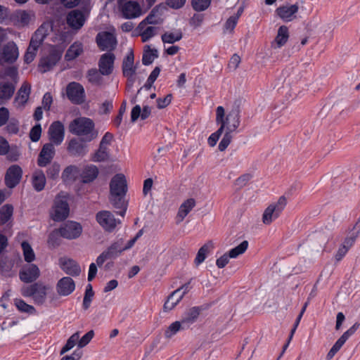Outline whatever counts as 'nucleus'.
I'll return each instance as SVG.
<instances>
[{
	"mask_svg": "<svg viewBox=\"0 0 360 360\" xmlns=\"http://www.w3.org/2000/svg\"><path fill=\"white\" fill-rule=\"evenodd\" d=\"M49 139L56 146L60 145L64 139V127L60 122H53L49 129Z\"/></svg>",
	"mask_w": 360,
	"mask_h": 360,
	"instance_id": "obj_22",
	"label": "nucleus"
},
{
	"mask_svg": "<svg viewBox=\"0 0 360 360\" xmlns=\"http://www.w3.org/2000/svg\"><path fill=\"white\" fill-rule=\"evenodd\" d=\"M357 236L352 235L345 238L342 243L339 247L336 254L335 255V259L336 262H340L346 255L349 250L353 246Z\"/></svg>",
	"mask_w": 360,
	"mask_h": 360,
	"instance_id": "obj_28",
	"label": "nucleus"
},
{
	"mask_svg": "<svg viewBox=\"0 0 360 360\" xmlns=\"http://www.w3.org/2000/svg\"><path fill=\"white\" fill-rule=\"evenodd\" d=\"M240 122V114L238 110H232L225 116L224 107L218 106L216 109V123L219 125V127L209 136L207 142L210 146H215L221 134L224 133L218 146L220 151H224L231 142L233 138L231 134L237 129Z\"/></svg>",
	"mask_w": 360,
	"mask_h": 360,
	"instance_id": "obj_1",
	"label": "nucleus"
},
{
	"mask_svg": "<svg viewBox=\"0 0 360 360\" xmlns=\"http://www.w3.org/2000/svg\"><path fill=\"white\" fill-rule=\"evenodd\" d=\"M83 53V44L79 41L74 42L67 50L65 55L66 60H72Z\"/></svg>",
	"mask_w": 360,
	"mask_h": 360,
	"instance_id": "obj_38",
	"label": "nucleus"
},
{
	"mask_svg": "<svg viewBox=\"0 0 360 360\" xmlns=\"http://www.w3.org/2000/svg\"><path fill=\"white\" fill-rule=\"evenodd\" d=\"M68 98L74 103L80 104L84 101L85 94L83 86L77 82H70L66 89Z\"/></svg>",
	"mask_w": 360,
	"mask_h": 360,
	"instance_id": "obj_12",
	"label": "nucleus"
},
{
	"mask_svg": "<svg viewBox=\"0 0 360 360\" xmlns=\"http://www.w3.org/2000/svg\"><path fill=\"white\" fill-rule=\"evenodd\" d=\"M13 207L10 205H5L0 209V225L6 224L13 215Z\"/></svg>",
	"mask_w": 360,
	"mask_h": 360,
	"instance_id": "obj_46",
	"label": "nucleus"
},
{
	"mask_svg": "<svg viewBox=\"0 0 360 360\" xmlns=\"http://www.w3.org/2000/svg\"><path fill=\"white\" fill-rule=\"evenodd\" d=\"M96 221L105 231L112 232L120 224L121 221L116 219L114 214L108 210H101L96 214Z\"/></svg>",
	"mask_w": 360,
	"mask_h": 360,
	"instance_id": "obj_7",
	"label": "nucleus"
},
{
	"mask_svg": "<svg viewBox=\"0 0 360 360\" xmlns=\"http://www.w3.org/2000/svg\"><path fill=\"white\" fill-rule=\"evenodd\" d=\"M60 265L61 269L69 275L72 276H79L81 272V269L78 264L70 259H60Z\"/></svg>",
	"mask_w": 360,
	"mask_h": 360,
	"instance_id": "obj_29",
	"label": "nucleus"
},
{
	"mask_svg": "<svg viewBox=\"0 0 360 360\" xmlns=\"http://www.w3.org/2000/svg\"><path fill=\"white\" fill-rule=\"evenodd\" d=\"M153 84V83H150L149 79H148L144 86L138 91L137 95L131 98V103H135L136 102H141L143 97H147L148 91L151 88Z\"/></svg>",
	"mask_w": 360,
	"mask_h": 360,
	"instance_id": "obj_45",
	"label": "nucleus"
},
{
	"mask_svg": "<svg viewBox=\"0 0 360 360\" xmlns=\"http://www.w3.org/2000/svg\"><path fill=\"white\" fill-rule=\"evenodd\" d=\"M21 246L23 250L25 260L27 262H32L34 261L35 259V254L30 245L27 242L23 241Z\"/></svg>",
	"mask_w": 360,
	"mask_h": 360,
	"instance_id": "obj_51",
	"label": "nucleus"
},
{
	"mask_svg": "<svg viewBox=\"0 0 360 360\" xmlns=\"http://www.w3.org/2000/svg\"><path fill=\"white\" fill-rule=\"evenodd\" d=\"M183 35L180 30L174 32H165L162 35V40L164 43L173 44L181 39Z\"/></svg>",
	"mask_w": 360,
	"mask_h": 360,
	"instance_id": "obj_47",
	"label": "nucleus"
},
{
	"mask_svg": "<svg viewBox=\"0 0 360 360\" xmlns=\"http://www.w3.org/2000/svg\"><path fill=\"white\" fill-rule=\"evenodd\" d=\"M248 248V242L247 240H243L238 246L229 251V256L230 258H236L239 255L243 254L247 250Z\"/></svg>",
	"mask_w": 360,
	"mask_h": 360,
	"instance_id": "obj_50",
	"label": "nucleus"
},
{
	"mask_svg": "<svg viewBox=\"0 0 360 360\" xmlns=\"http://www.w3.org/2000/svg\"><path fill=\"white\" fill-rule=\"evenodd\" d=\"M158 28L145 22H140L136 28L143 42L148 41L157 34Z\"/></svg>",
	"mask_w": 360,
	"mask_h": 360,
	"instance_id": "obj_31",
	"label": "nucleus"
},
{
	"mask_svg": "<svg viewBox=\"0 0 360 360\" xmlns=\"http://www.w3.org/2000/svg\"><path fill=\"white\" fill-rule=\"evenodd\" d=\"M31 93V84L27 82L22 84L18 91L14 103L17 108H22L27 102Z\"/></svg>",
	"mask_w": 360,
	"mask_h": 360,
	"instance_id": "obj_27",
	"label": "nucleus"
},
{
	"mask_svg": "<svg viewBox=\"0 0 360 360\" xmlns=\"http://www.w3.org/2000/svg\"><path fill=\"white\" fill-rule=\"evenodd\" d=\"M75 289V283L70 277H63L56 285V290L60 296H68Z\"/></svg>",
	"mask_w": 360,
	"mask_h": 360,
	"instance_id": "obj_24",
	"label": "nucleus"
},
{
	"mask_svg": "<svg viewBox=\"0 0 360 360\" xmlns=\"http://www.w3.org/2000/svg\"><path fill=\"white\" fill-rule=\"evenodd\" d=\"M17 18L19 23H20L21 25L25 26L27 25L34 20V14L31 12L22 11L18 13Z\"/></svg>",
	"mask_w": 360,
	"mask_h": 360,
	"instance_id": "obj_48",
	"label": "nucleus"
},
{
	"mask_svg": "<svg viewBox=\"0 0 360 360\" xmlns=\"http://www.w3.org/2000/svg\"><path fill=\"white\" fill-rule=\"evenodd\" d=\"M289 37L288 29L286 26L282 25L278 28L277 36L274 41L272 43V46L275 49L280 48L283 46L288 41Z\"/></svg>",
	"mask_w": 360,
	"mask_h": 360,
	"instance_id": "obj_36",
	"label": "nucleus"
},
{
	"mask_svg": "<svg viewBox=\"0 0 360 360\" xmlns=\"http://www.w3.org/2000/svg\"><path fill=\"white\" fill-rule=\"evenodd\" d=\"M40 275V271L35 264H27L20 271V279L25 283H29L36 281Z\"/></svg>",
	"mask_w": 360,
	"mask_h": 360,
	"instance_id": "obj_21",
	"label": "nucleus"
},
{
	"mask_svg": "<svg viewBox=\"0 0 360 360\" xmlns=\"http://www.w3.org/2000/svg\"><path fill=\"white\" fill-rule=\"evenodd\" d=\"M55 152V148L52 143L44 144L37 158L38 166L43 167L51 163L54 158Z\"/></svg>",
	"mask_w": 360,
	"mask_h": 360,
	"instance_id": "obj_20",
	"label": "nucleus"
},
{
	"mask_svg": "<svg viewBox=\"0 0 360 360\" xmlns=\"http://www.w3.org/2000/svg\"><path fill=\"white\" fill-rule=\"evenodd\" d=\"M299 10L297 4H285L278 7L276 15L284 22H288L296 18V14Z\"/></svg>",
	"mask_w": 360,
	"mask_h": 360,
	"instance_id": "obj_13",
	"label": "nucleus"
},
{
	"mask_svg": "<svg viewBox=\"0 0 360 360\" xmlns=\"http://www.w3.org/2000/svg\"><path fill=\"white\" fill-rule=\"evenodd\" d=\"M195 206V200L193 198L185 200L179 208L176 217V224L181 223Z\"/></svg>",
	"mask_w": 360,
	"mask_h": 360,
	"instance_id": "obj_30",
	"label": "nucleus"
},
{
	"mask_svg": "<svg viewBox=\"0 0 360 360\" xmlns=\"http://www.w3.org/2000/svg\"><path fill=\"white\" fill-rule=\"evenodd\" d=\"M70 207L68 202L67 195L64 193H60L56 195L50 215L55 221L65 220L69 216Z\"/></svg>",
	"mask_w": 360,
	"mask_h": 360,
	"instance_id": "obj_5",
	"label": "nucleus"
},
{
	"mask_svg": "<svg viewBox=\"0 0 360 360\" xmlns=\"http://www.w3.org/2000/svg\"><path fill=\"white\" fill-rule=\"evenodd\" d=\"M157 12L156 8H153L150 14L141 22H145L146 24L153 26L158 24L160 22V18L156 15Z\"/></svg>",
	"mask_w": 360,
	"mask_h": 360,
	"instance_id": "obj_59",
	"label": "nucleus"
},
{
	"mask_svg": "<svg viewBox=\"0 0 360 360\" xmlns=\"http://www.w3.org/2000/svg\"><path fill=\"white\" fill-rule=\"evenodd\" d=\"M150 113L151 108L148 105H143L142 110L140 105H136L131 112V120L134 122L139 117L141 120H146L150 115Z\"/></svg>",
	"mask_w": 360,
	"mask_h": 360,
	"instance_id": "obj_32",
	"label": "nucleus"
},
{
	"mask_svg": "<svg viewBox=\"0 0 360 360\" xmlns=\"http://www.w3.org/2000/svg\"><path fill=\"white\" fill-rule=\"evenodd\" d=\"M287 204L285 197L281 196L276 202H272L264 210L262 214L264 224L269 225L279 217Z\"/></svg>",
	"mask_w": 360,
	"mask_h": 360,
	"instance_id": "obj_6",
	"label": "nucleus"
},
{
	"mask_svg": "<svg viewBox=\"0 0 360 360\" xmlns=\"http://www.w3.org/2000/svg\"><path fill=\"white\" fill-rule=\"evenodd\" d=\"M122 13L125 18H135L141 13V8L139 4L135 1H126L121 6Z\"/></svg>",
	"mask_w": 360,
	"mask_h": 360,
	"instance_id": "obj_25",
	"label": "nucleus"
},
{
	"mask_svg": "<svg viewBox=\"0 0 360 360\" xmlns=\"http://www.w3.org/2000/svg\"><path fill=\"white\" fill-rule=\"evenodd\" d=\"M214 248V243L212 241H208L205 243L198 251L196 257L194 259V264L196 266L201 264L206 259L207 255Z\"/></svg>",
	"mask_w": 360,
	"mask_h": 360,
	"instance_id": "obj_34",
	"label": "nucleus"
},
{
	"mask_svg": "<svg viewBox=\"0 0 360 360\" xmlns=\"http://www.w3.org/2000/svg\"><path fill=\"white\" fill-rule=\"evenodd\" d=\"M60 170V165L56 162L53 163L46 171L48 177L52 179H56L59 175Z\"/></svg>",
	"mask_w": 360,
	"mask_h": 360,
	"instance_id": "obj_61",
	"label": "nucleus"
},
{
	"mask_svg": "<svg viewBox=\"0 0 360 360\" xmlns=\"http://www.w3.org/2000/svg\"><path fill=\"white\" fill-rule=\"evenodd\" d=\"M158 57V52L157 49H151L149 45H146L144 46V51L142 57V63L143 65H150Z\"/></svg>",
	"mask_w": 360,
	"mask_h": 360,
	"instance_id": "obj_42",
	"label": "nucleus"
},
{
	"mask_svg": "<svg viewBox=\"0 0 360 360\" xmlns=\"http://www.w3.org/2000/svg\"><path fill=\"white\" fill-rule=\"evenodd\" d=\"M115 56L112 53L108 52L103 54L98 62L99 71L103 75L111 74Z\"/></svg>",
	"mask_w": 360,
	"mask_h": 360,
	"instance_id": "obj_23",
	"label": "nucleus"
},
{
	"mask_svg": "<svg viewBox=\"0 0 360 360\" xmlns=\"http://www.w3.org/2000/svg\"><path fill=\"white\" fill-rule=\"evenodd\" d=\"M14 304L18 309L22 312H25L30 314H33L36 312V309L33 306L27 304L24 300L21 299H15Z\"/></svg>",
	"mask_w": 360,
	"mask_h": 360,
	"instance_id": "obj_49",
	"label": "nucleus"
},
{
	"mask_svg": "<svg viewBox=\"0 0 360 360\" xmlns=\"http://www.w3.org/2000/svg\"><path fill=\"white\" fill-rule=\"evenodd\" d=\"M62 52L59 50L53 49L49 55L43 57L39 63V68L42 72L49 71L60 60Z\"/></svg>",
	"mask_w": 360,
	"mask_h": 360,
	"instance_id": "obj_18",
	"label": "nucleus"
},
{
	"mask_svg": "<svg viewBox=\"0 0 360 360\" xmlns=\"http://www.w3.org/2000/svg\"><path fill=\"white\" fill-rule=\"evenodd\" d=\"M359 323H355L351 328H349L347 331H345L341 337L335 342L333 346L331 347L330 351L327 354V359H331L335 354L341 349L342 345L346 342V341L355 333L357 329L359 327Z\"/></svg>",
	"mask_w": 360,
	"mask_h": 360,
	"instance_id": "obj_15",
	"label": "nucleus"
},
{
	"mask_svg": "<svg viewBox=\"0 0 360 360\" xmlns=\"http://www.w3.org/2000/svg\"><path fill=\"white\" fill-rule=\"evenodd\" d=\"M46 176L44 172L41 169L34 171L32 176V186L37 191H41L46 185Z\"/></svg>",
	"mask_w": 360,
	"mask_h": 360,
	"instance_id": "obj_33",
	"label": "nucleus"
},
{
	"mask_svg": "<svg viewBox=\"0 0 360 360\" xmlns=\"http://www.w3.org/2000/svg\"><path fill=\"white\" fill-rule=\"evenodd\" d=\"M79 174L78 168L74 165H70L63 170L61 178L65 183L74 181Z\"/></svg>",
	"mask_w": 360,
	"mask_h": 360,
	"instance_id": "obj_43",
	"label": "nucleus"
},
{
	"mask_svg": "<svg viewBox=\"0 0 360 360\" xmlns=\"http://www.w3.org/2000/svg\"><path fill=\"white\" fill-rule=\"evenodd\" d=\"M189 290V283L181 285L173 291L167 298L164 305L163 310L165 312L172 311L180 302L184 295Z\"/></svg>",
	"mask_w": 360,
	"mask_h": 360,
	"instance_id": "obj_8",
	"label": "nucleus"
},
{
	"mask_svg": "<svg viewBox=\"0 0 360 360\" xmlns=\"http://www.w3.org/2000/svg\"><path fill=\"white\" fill-rule=\"evenodd\" d=\"M96 41L102 51H112L117 45L116 37L109 32H99L96 37Z\"/></svg>",
	"mask_w": 360,
	"mask_h": 360,
	"instance_id": "obj_11",
	"label": "nucleus"
},
{
	"mask_svg": "<svg viewBox=\"0 0 360 360\" xmlns=\"http://www.w3.org/2000/svg\"><path fill=\"white\" fill-rule=\"evenodd\" d=\"M182 321H174L172 324L169 326L167 329L165 330V336L166 338H171L173 335H174L177 332H179L181 329H184Z\"/></svg>",
	"mask_w": 360,
	"mask_h": 360,
	"instance_id": "obj_52",
	"label": "nucleus"
},
{
	"mask_svg": "<svg viewBox=\"0 0 360 360\" xmlns=\"http://www.w3.org/2000/svg\"><path fill=\"white\" fill-rule=\"evenodd\" d=\"M108 157V148L99 146V148L94 153L93 160L95 162H102L106 160Z\"/></svg>",
	"mask_w": 360,
	"mask_h": 360,
	"instance_id": "obj_54",
	"label": "nucleus"
},
{
	"mask_svg": "<svg viewBox=\"0 0 360 360\" xmlns=\"http://www.w3.org/2000/svg\"><path fill=\"white\" fill-rule=\"evenodd\" d=\"M41 134V127L39 124H37L31 129V131L30 132V139L34 142H37L39 140Z\"/></svg>",
	"mask_w": 360,
	"mask_h": 360,
	"instance_id": "obj_62",
	"label": "nucleus"
},
{
	"mask_svg": "<svg viewBox=\"0 0 360 360\" xmlns=\"http://www.w3.org/2000/svg\"><path fill=\"white\" fill-rule=\"evenodd\" d=\"M60 235L67 239L72 240L79 238L82 233V225L74 221H68L58 229Z\"/></svg>",
	"mask_w": 360,
	"mask_h": 360,
	"instance_id": "obj_10",
	"label": "nucleus"
},
{
	"mask_svg": "<svg viewBox=\"0 0 360 360\" xmlns=\"http://www.w3.org/2000/svg\"><path fill=\"white\" fill-rule=\"evenodd\" d=\"M86 21V18L82 11L75 9L68 13L66 16V22L68 26L75 30H80Z\"/></svg>",
	"mask_w": 360,
	"mask_h": 360,
	"instance_id": "obj_19",
	"label": "nucleus"
},
{
	"mask_svg": "<svg viewBox=\"0 0 360 360\" xmlns=\"http://www.w3.org/2000/svg\"><path fill=\"white\" fill-rule=\"evenodd\" d=\"M172 98V95L170 94H167L164 98H159L158 99H157V106H158V108L159 109H162V108L167 107L171 103Z\"/></svg>",
	"mask_w": 360,
	"mask_h": 360,
	"instance_id": "obj_64",
	"label": "nucleus"
},
{
	"mask_svg": "<svg viewBox=\"0 0 360 360\" xmlns=\"http://www.w3.org/2000/svg\"><path fill=\"white\" fill-rule=\"evenodd\" d=\"M101 73L96 69H91L89 70L87 74V78L89 82L94 84H99L101 82Z\"/></svg>",
	"mask_w": 360,
	"mask_h": 360,
	"instance_id": "obj_56",
	"label": "nucleus"
},
{
	"mask_svg": "<svg viewBox=\"0 0 360 360\" xmlns=\"http://www.w3.org/2000/svg\"><path fill=\"white\" fill-rule=\"evenodd\" d=\"M122 239H119L113 242L105 251H103L96 259V264L101 266L108 259H112L117 257L123 252Z\"/></svg>",
	"mask_w": 360,
	"mask_h": 360,
	"instance_id": "obj_9",
	"label": "nucleus"
},
{
	"mask_svg": "<svg viewBox=\"0 0 360 360\" xmlns=\"http://www.w3.org/2000/svg\"><path fill=\"white\" fill-rule=\"evenodd\" d=\"M127 192V179L124 174H117L110 182L109 200L112 206L121 210L117 213L124 217L127 211V204L124 196Z\"/></svg>",
	"mask_w": 360,
	"mask_h": 360,
	"instance_id": "obj_2",
	"label": "nucleus"
},
{
	"mask_svg": "<svg viewBox=\"0 0 360 360\" xmlns=\"http://www.w3.org/2000/svg\"><path fill=\"white\" fill-rule=\"evenodd\" d=\"M98 174V169L95 165L86 167L81 174L84 183L93 181Z\"/></svg>",
	"mask_w": 360,
	"mask_h": 360,
	"instance_id": "obj_41",
	"label": "nucleus"
},
{
	"mask_svg": "<svg viewBox=\"0 0 360 360\" xmlns=\"http://www.w3.org/2000/svg\"><path fill=\"white\" fill-rule=\"evenodd\" d=\"M94 295V292L93 291L92 285L91 284H88L86 288L85 294L82 303V307L84 310H87L90 307L91 302Z\"/></svg>",
	"mask_w": 360,
	"mask_h": 360,
	"instance_id": "obj_53",
	"label": "nucleus"
},
{
	"mask_svg": "<svg viewBox=\"0 0 360 360\" xmlns=\"http://www.w3.org/2000/svg\"><path fill=\"white\" fill-rule=\"evenodd\" d=\"M79 332L77 331L73 333L67 340L65 345L61 348L60 351V354L63 355L68 351L71 350L75 346H77L79 348Z\"/></svg>",
	"mask_w": 360,
	"mask_h": 360,
	"instance_id": "obj_44",
	"label": "nucleus"
},
{
	"mask_svg": "<svg viewBox=\"0 0 360 360\" xmlns=\"http://www.w3.org/2000/svg\"><path fill=\"white\" fill-rule=\"evenodd\" d=\"M359 323H355L351 328H349L347 331H345L341 337L335 342L333 346L331 347L330 351L327 354V359H331L335 354L341 349L342 345L346 342V341L355 333L357 329L359 327Z\"/></svg>",
	"mask_w": 360,
	"mask_h": 360,
	"instance_id": "obj_14",
	"label": "nucleus"
},
{
	"mask_svg": "<svg viewBox=\"0 0 360 360\" xmlns=\"http://www.w3.org/2000/svg\"><path fill=\"white\" fill-rule=\"evenodd\" d=\"M71 133L83 136L86 141H91L98 136V131L94 129V122L87 117H78L72 120L69 125Z\"/></svg>",
	"mask_w": 360,
	"mask_h": 360,
	"instance_id": "obj_3",
	"label": "nucleus"
},
{
	"mask_svg": "<svg viewBox=\"0 0 360 360\" xmlns=\"http://www.w3.org/2000/svg\"><path fill=\"white\" fill-rule=\"evenodd\" d=\"M136 68L134 66V56L132 50H130L124 57L122 62V72L124 76L130 79L136 72Z\"/></svg>",
	"mask_w": 360,
	"mask_h": 360,
	"instance_id": "obj_26",
	"label": "nucleus"
},
{
	"mask_svg": "<svg viewBox=\"0 0 360 360\" xmlns=\"http://www.w3.org/2000/svg\"><path fill=\"white\" fill-rule=\"evenodd\" d=\"M94 336V331L93 330H89L82 338H79V348H83L86 347L93 339Z\"/></svg>",
	"mask_w": 360,
	"mask_h": 360,
	"instance_id": "obj_60",
	"label": "nucleus"
},
{
	"mask_svg": "<svg viewBox=\"0 0 360 360\" xmlns=\"http://www.w3.org/2000/svg\"><path fill=\"white\" fill-rule=\"evenodd\" d=\"M238 20L237 17H234L233 15L229 17L224 25V32L232 33L238 23Z\"/></svg>",
	"mask_w": 360,
	"mask_h": 360,
	"instance_id": "obj_58",
	"label": "nucleus"
},
{
	"mask_svg": "<svg viewBox=\"0 0 360 360\" xmlns=\"http://www.w3.org/2000/svg\"><path fill=\"white\" fill-rule=\"evenodd\" d=\"M211 0H192L193 8L196 11H205L210 5Z\"/></svg>",
	"mask_w": 360,
	"mask_h": 360,
	"instance_id": "obj_55",
	"label": "nucleus"
},
{
	"mask_svg": "<svg viewBox=\"0 0 360 360\" xmlns=\"http://www.w3.org/2000/svg\"><path fill=\"white\" fill-rule=\"evenodd\" d=\"M47 34L48 33L46 25H41L32 35L30 44L32 45V47L34 46L39 48Z\"/></svg>",
	"mask_w": 360,
	"mask_h": 360,
	"instance_id": "obj_35",
	"label": "nucleus"
},
{
	"mask_svg": "<svg viewBox=\"0 0 360 360\" xmlns=\"http://www.w3.org/2000/svg\"><path fill=\"white\" fill-rule=\"evenodd\" d=\"M38 49V47L34 46L32 47L31 44L29 45L27 51L24 56V60L27 64L32 63L34 60L37 56Z\"/></svg>",
	"mask_w": 360,
	"mask_h": 360,
	"instance_id": "obj_57",
	"label": "nucleus"
},
{
	"mask_svg": "<svg viewBox=\"0 0 360 360\" xmlns=\"http://www.w3.org/2000/svg\"><path fill=\"white\" fill-rule=\"evenodd\" d=\"M200 314L198 308L193 307L187 311L181 319L183 328H186L193 323L198 319Z\"/></svg>",
	"mask_w": 360,
	"mask_h": 360,
	"instance_id": "obj_39",
	"label": "nucleus"
},
{
	"mask_svg": "<svg viewBox=\"0 0 360 360\" xmlns=\"http://www.w3.org/2000/svg\"><path fill=\"white\" fill-rule=\"evenodd\" d=\"M15 86L8 82H0V99L8 101L13 95Z\"/></svg>",
	"mask_w": 360,
	"mask_h": 360,
	"instance_id": "obj_40",
	"label": "nucleus"
},
{
	"mask_svg": "<svg viewBox=\"0 0 360 360\" xmlns=\"http://www.w3.org/2000/svg\"><path fill=\"white\" fill-rule=\"evenodd\" d=\"M19 56L18 48L13 41L8 42L2 49L0 54V62L12 63Z\"/></svg>",
	"mask_w": 360,
	"mask_h": 360,
	"instance_id": "obj_17",
	"label": "nucleus"
},
{
	"mask_svg": "<svg viewBox=\"0 0 360 360\" xmlns=\"http://www.w3.org/2000/svg\"><path fill=\"white\" fill-rule=\"evenodd\" d=\"M240 61L241 59L240 56L237 54H233L229 60L228 65L229 69L231 71H235L238 68Z\"/></svg>",
	"mask_w": 360,
	"mask_h": 360,
	"instance_id": "obj_63",
	"label": "nucleus"
},
{
	"mask_svg": "<svg viewBox=\"0 0 360 360\" xmlns=\"http://www.w3.org/2000/svg\"><path fill=\"white\" fill-rule=\"evenodd\" d=\"M22 176L21 167L17 165H11L6 171L5 184L7 187L13 188L20 181Z\"/></svg>",
	"mask_w": 360,
	"mask_h": 360,
	"instance_id": "obj_16",
	"label": "nucleus"
},
{
	"mask_svg": "<svg viewBox=\"0 0 360 360\" xmlns=\"http://www.w3.org/2000/svg\"><path fill=\"white\" fill-rule=\"evenodd\" d=\"M68 150L74 156L84 155L86 153L85 146L75 139L69 142Z\"/></svg>",
	"mask_w": 360,
	"mask_h": 360,
	"instance_id": "obj_37",
	"label": "nucleus"
},
{
	"mask_svg": "<svg viewBox=\"0 0 360 360\" xmlns=\"http://www.w3.org/2000/svg\"><path fill=\"white\" fill-rule=\"evenodd\" d=\"M51 288L41 283L23 286L21 288V294L24 297H31L36 304L41 305L45 303L47 295Z\"/></svg>",
	"mask_w": 360,
	"mask_h": 360,
	"instance_id": "obj_4",
	"label": "nucleus"
}]
</instances>
